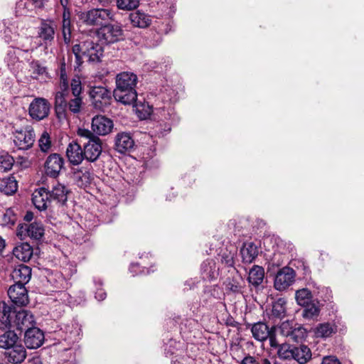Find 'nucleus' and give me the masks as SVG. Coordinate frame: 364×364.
Returning a JSON list of instances; mask_svg holds the SVG:
<instances>
[{"mask_svg":"<svg viewBox=\"0 0 364 364\" xmlns=\"http://www.w3.org/2000/svg\"><path fill=\"white\" fill-rule=\"evenodd\" d=\"M138 77L132 72H121L115 78L116 87L113 91L115 100L125 105L134 104L137 100L136 90Z\"/></svg>","mask_w":364,"mask_h":364,"instance_id":"1","label":"nucleus"},{"mask_svg":"<svg viewBox=\"0 0 364 364\" xmlns=\"http://www.w3.org/2000/svg\"><path fill=\"white\" fill-rule=\"evenodd\" d=\"M75 55V70L79 68L83 63L82 57L87 59L90 63H97L101 61L104 50L101 45L90 40L75 44L72 48Z\"/></svg>","mask_w":364,"mask_h":364,"instance_id":"2","label":"nucleus"},{"mask_svg":"<svg viewBox=\"0 0 364 364\" xmlns=\"http://www.w3.org/2000/svg\"><path fill=\"white\" fill-rule=\"evenodd\" d=\"M77 134L83 148L85 160L90 162L96 161L102 154V140L87 129L79 128Z\"/></svg>","mask_w":364,"mask_h":364,"instance_id":"3","label":"nucleus"},{"mask_svg":"<svg viewBox=\"0 0 364 364\" xmlns=\"http://www.w3.org/2000/svg\"><path fill=\"white\" fill-rule=\"evenodd\" d=\"M54 105L57 117L60 118L65 115L67 109L73 114L79 113L82 105V98L80 95H73V97L70 98L68 94L57 92Z\"/></svg>","mask_w":364,"mask_h":364,"instance_id":"4","label":"nucleus"},{"mask_svg":"<svg viewBox=\"0 0 364 364\" xmlns=\"http://www.w3.org/2000/svg\"><path fill=\"white\" fill-rule=\"evenodd\" d=\"M80 18L87 26L102 27L109 21L113 20L114 14L107 9H92L82 13Z\"/></svg>","mask_w":364,"mask_h":364,"instance_id":"5","label":"nucleus"},{"mask_svg":"<svg viewBox=\"0 0 364 364\" xmlns=\"http://www.w3.org/2000/svg\"><path fill=\"white\" fill-rule=\"evenodd\" d=\"M14 143L16 147L20 150H28L33 145L36 135L31 127L17 129L14 127L12 131Z\"/></svg>","mask_w":364,"mask_h":364,"instance_id":"6","label":"nucleus"},{"mask_svg":"<svg viewBox=\"0 0 364 364\" xmlns=\"http://www.w3.org/2000/svg\"><path fill=\"white\" fill-rule=\"evenodd\" d=\"M124 31L119 23H106L97 31V36L107 44L114 43L123 39Z\"/></svg>","mask_w":364,"mask_h":364,"instance_id":"7","label":"nucleus"},{"mask_svg":"<svg viewBox=\"0 0 364 364\" xmlns=\"http://www.w3.org/2000/svg\"><path fill=\"white\" fill-rule=\"evenodd\" d=\"M50 103L43 97H36L30 103L28 114L34 120L41 121L47 118L50 112Z\"/></svg>","mask_w":364,"mask_h":364,"instance_id":"8","label":"nucleus"},{"mask_svg":"<svg viewBox=\"0 0 364 364\" xmlns=\"http://www.w3.org/2000/svg\"><path fill=\"white\" fill-rule=\"evenodd\" d=\"M16 235L21 240L27 237L39 241L44 235V228L41 223H31L30 224H21L18 226Z\"/></svg>","mask_w":364,"mask_h":364,"instance_id":"9","label":"nucleus"},{"mask_svg":"<svg viewBox=\"0 0 364 364\" xmlns=\"http://www.w3.org/2000/svg\"><path fill=\"white\" fill-rule=\"evenodd\" d=\"M65 160L59 154H51L44 162V172L50 178H56L64 168Z\"/></svg>","mask_w":364,"mask_h":364,"instance_id":"10","label":"nucleus"},{"mask_svg":"<svg viewBox=\"0 0 364 364\" xmlns=\"http://www.w3.org/2000/svg\"><path fill=\"white\" fill-rule=\"evenodd\" d=\"M89 95L95 107L99 109H102L109 105L112 98L111 91L103 86L92 87Z\"/></svg>","mask_w":364,"mask_h":364,"instance_id":"11","label":"nucleus"},{"mask_svg":"<svg viewBox=\"0 0 364 364\" xmlns=\"http://www.w3.org/2000/svg\"><path fill=\"white\" fill-rule=\"evenodd\" d=\"M295 277L296 273L292 268L284 267L280 269L274 277V288L278 291L286 290L294 283Z\"/></svg>","mask_w":364,"mask_h":364,"instance_id":"12","label":"nucleus"},{"mask_svg":"<svg viewBox=\"0 0 364 364\" xmlns=\"http://www.w3.org/2000/svg\"><path fill=\"white\" fill-rule=\"evenodd\" d=\"M44 342L43 332L36 327L28 328L24 335V343L29 349H36Z\"/></svg>","mask_w":364,"mask_h":364,"instance_id":"13","label":"nucleus"},{"mask_svg":"<svg viewBox=\"0 0 364 364\" xmlns=\"http://www.w3.org/2000/svg\"><path fill=\"white\" fill-rule=\"evenodd\" d=\"M8 296L16 306H23L28 304V292L24 285L11 286L8 290Z\"/></svg>","mask_w":364,"mask_h":364,"instance_id":"14","label":"nucleus"},{"mask_svg":"<svg viewBox=\"0 0 364 364\" xmlns=\"http://www.w3.org/2000/svg\"><path fill=\"white\" fill-rule=\"evenodd\" d=\"M16 308L0 303V329H10L14 326V316Z\"/></svg>","mask_w":364,"mask_h":364,"instance_id":"15","label":"nucleus"},{"mask_svg":"<svg viewBox=\"0 0 364 364\" xmlns=\"http://www.w3.org/2000/svg\"><path fill=\"white\" fill-rule=\"evenodd\" d=\"M66 156L69 162L73 165H79L85 159L82 146L80 144L79 139L77 141L70 142L66 149Z\"/></svg>","mask_w":364,"mask_h":364,"instance_id":"16","label":"nucleus"},{"mask_svg":"<svg viewBox=\"0 0 364 364\" xmlns=\"http://www.w3.org/2000/svg\"><path fill=\"white\" fill-rule=\"evenodd\" d=\"M113 122L111 119L105 116H96L92 120V130L93 134L97 135H106L113 128Z\"/></svg>","mask_w":364,"mask_h":364,"instance_id":"17","label":"nucleus"},{"mask_svg":"<svg viewBox=\"0 0 364 364\" xmlns=\"http://www.w3.org/2000/svg\"><path fill=\"white\" fill-rule=\"evenodd\" d=\"M61 330V336L69 345L78 342L81 338V327L76 322L65 325Z\"/></svg>","mask_w":364,"mask_h":364,"instance_id":"18","label":"nucleus"},{"mask_svg":"<svg viewBox=\"0 0 364 364\" xmlns=\"http://www.w3.org/2000/svg\"><path fill=\"white\" fill-rule=\"evenodd\" d=\"M219 267L213 259H206L200 266V276L204 281L216 280L219 276Z\"/></svg>","mask_w":364,"mask_h":364,"instance_id":"19","label":"nucleus"},{"mask_svg":"<svg viewBox=\"0 0 364 364\" xmlns=\"http://www.w3.org/2000/svg\"><path fill=\"white\" fill-rule=\"evenodd\" d=\"M134 146V141L129 132H120L115 136L114 146L117 151L126 153L130 151Z\"/></svg>","mask_w":364,"mask_h":364,"instance_id":"20","label":"nucleus"},{"mask_svg":"<svg viewBox=\"0 0 364 364\" xmlns=\"http://www.w3.org/2000/svg\"><path fill=\"white\" fill-rule=\"evenodd\" d=\"M224 294L223 289L218 285L205 286L200 296L203 305L213 303L216 300H220Z\"/></svg>","mask_w":364,"mask_h":364,"instance_id":"21","label":"nucleus"},{"mask_svg":"<svg viewBox=\"0 0 364 364\" xmlns=\"http://www.w3.org/2000/svg\"><path fill=\"white\" fill-rule=\"evenodd\" d=\"M50 201L49 191L45 188H40L32 194L33 204L40 211L46 210Z\"/></svg>","mask_w":364,"mask_h":364,"instance_id":"22","label":"nucleus"},{"mask_svg":"<svg viewBox=\"0 0 364 364\" xmlns=\"http://www.w3.org/2000/svg\"><path fill=\"white\" fill-rule=\"evenodd\" d=\"M34 323L33 316L28 311L21 309H16V315L14 316V326L18 330H23L24 328H29Z\"/></svg>","mask_w":364,"mask_h":364,"instance_id":"23","label":"nucleus"},{"mask_svg":"<svg viewBox=\"0 0 364 364\" xmlns=\"http://www.w3.org/2000/svg\"><path fill=\"white\" fill-rule=\"evenodd\" d=\"M5 357L9 363L18 364L26 358V351L21 345H14L5 352Z\"/></svg>","mask_w":364,"mask_h":364,"instance_id":"24","label":"nucleus"},{"mask_svg":"<svg viewBox=\"0 0 364 364\" xmlns=\"http://www.w3.org/2000/svg\"><path fill=\"white\" fill-rule=\"evenodd\" d=\"M72 23L70 9H63L62 14L61 31L65 44H69L72 36Z\"/></svg>","mask_w":364,"mask_h":364,"instance_id":"25","label":"nucleus"},{"mask_svg":"<svg viewBox=\"0 0 364 364\" xmlns=\"http://www.w3.org/2000/svg\"><path fill=\"white\" fill-rule=\"evenodd\" d=\"M31 276V269L26 265H19L11 273V277L15 282L14 284L25 286L29 282Z\"/></svg>","mask_w":364,"mask_h":364,"instance_id":"26","label":"nucleus"},{"mask_svg":"<svg viewBox=\"0 0 364 364\" xmlns=\"http://www.w3.org/2000/svg\"><path fill=\"white\" fill-rule=\"evenodd\" d=\"M129 19L134 26L141 28L149 27L152 23L151 16L140 10L131 13Z\"/></svg>","mask_w":364,"mask_h":364,"instance_id":"27","label":"nucleus"},{"mask_svg":"<svg viewBox=\"0 0 364 364\" xmlns=\"http://www.w3.org/2000/svg\"><path fill=\"white\" fill-rule=\"evenodd\" d=\"M13 255L18 260L28 262L33 255V247L28 242H22L16 245L13 250Z\"/></svg>","mask_w":364,"mask_h":364,"instance_id":"28","label":"nucleus"},{"mask_svg":"<svg viewBox=\"0 0 364 364\" xmlns=\"http://www.w3.org/2000/svg\"><path fill=\"white\" fill-rule=\"evenodd\" d=\"M68 189L63 184L58 183L53 186L52 190L49 191L51 200L56 201L60 205H64L68 200Z\"/></svg>","mask_w":364,"mask_h":364,"instance_id":"29","label":"nucleus"},{"mask_svg":"<svg viewBox=\"0 0 364 364\" xmlns=\"http://www.w3.org/2000/svg\"><path fill=\"white\" fill-rule=\"evenodd\" d=\"M55 24L53 21L43 20L39 27V37L45 43L50 42L54 39Z\"/></svg>","mask_w":364,"mask_h":364,"instance_id":"30","label":"nucleus"},{"mask_svg":"<svg viewBox=\"0 0 364 364\" xmlns=\"http://www.w3.org/2000/svg\"><path fill=\"white\" fill-rule=\"evenodd\" d=\"M272 330L263 322H257L252 325L251 332L252 337L258 341H264L270 336V332Z\"/></svg>","mask_w":364,"mask_h":364,"instance_id":"31","label":"nucleus"},{"mask_svg":"<svg viewBox=\"0 0 364 364\" xmlns=\"http://www.w3.org/2000/svg\"><path fill=\"white\" fill-rule=\"evenodd\" d=\"M336 332V326L328 322L319 323L313 329L314 336L320 338H328Z\"/></svg>","mask_w":364,"mask_h":364,"instance_id":"32","label":"nucleus"},{"mask_svg":"<svg viewBox=\"0 0 364 364\" xmlns=\"http://www.w3.org/2000/svg\"><path fill=\"white\" fill-rule=\"evenodd\" d=\"M72 177L75 183L80 188L87 187L92 181L90 172L82 168L75 169Z\"/></svg>","mask_w":364,"mask_h":364,"instance_id":"33","label":"nucleus"},{"mask_svg":"<svg viewBox=\"0 0 364 364\" xmlns=\"http://www.w3.org/2000/svg\"><path fill=\"white\" fill-rule=\"evenodd\" d=\"M292 359L299 364H305L311 358L312 354L310 348L304 345L294 347Z\"/></svg>","mask_w":364,"mask_h":364,"instance_id":"34","label":"nucleus"},{"mask_svg":"<svg viewBox=\"0 0 364 364\" xmlns=\"http://www.w3.org/2000/svg\"><path fill=\"white\" fill-rule=\"evenodd\" d=\"M240 252L243 262L248 264L252 262L258 255L257 247L253 242L245 244Z\"/></svg>","mask_w":364,"mask_h":364,"instance_id":"35","label":"nucleus"},{"mask_svg":"<svg viewBox=\"0 0 364 364\" xmlns=\"http://www.w3.org/2000/svg\"><path fill=\"white\" fill-rule=\"evenodd\" d=\"M264 277V268L258 265H254L249 272L247 280L250 284L256 287L262 283Z\"/></svg>","mask_w":364,"mask_h":364,"instance_id":"36","label":"nucleus"},{"mask_svg":"<svg viewBox=\"0 0 364 364\" xmlns=\"http://www.w3.org/2000/svg\"><path fill=\"white\" fill-rule=\"evenodd\" d=\"M18 188L17 182L14 176L0 179V191L5 195L14 194Z\"/></svg>","mask_w":364,"mask_h":364,"instance_id":"37","label":"nucleus"},{"mask_svg":"<svg viewBox=\"0 0 364 364\" xmlns=\"http://www.w3.org/2000/svg\"><path fill=\"white\" fill-rule=\"evenodd\" d=\"M6 330V332L0 335V348L7 350L16 345L18 337L14 331H11L10 329Z\"/></svg>","mask_w":364,"mask_h":364,"instance_id":"38","label":"nucleus"},{"mask_svg":"<svg viewBox=\"0 0 364 364\" xmlns=\"http://www.w3.org/2000/svg\"><path fill=\"white\" fill-rule=\"evenodd\" d=\"M36 6L33 0H19L16 3V12L18 16H26L31 13Z\"/></svg>","mask_w":364,"mask_h":364,"instance_id":"39","label":"nucleus"},{"mask_svg":"<svg viewBox=\"0 0 364 364\" xmlns=\"http://www.w3.org/2000/svg\"><path fill=\"white\" fill-rule=\"evenodd\" d=\"M132 105L135 107L136 113L141 119H146L151 116L154 112L153 107L148 102H136V101Z\"/></svg>","mask_w":364,"mask_h":364,"instance_id":"40","label":"nucleus"},{"mask_svg":"<svg viewBox=\"0 0 364 364\" xmlns=\"http://www.w3.org/2000/svg\"><path fill=\"white\" fill-rule=\"evenodd\" d=\"M287 301L284 298L277 299L272 304V315L277 318H282L286 315Z\"/></svg>","mask_w":364,"mask_h":364,"instance_id":"41","label":"nucleus"},{"mask_svg":"<svg viewBox=\"0 0 364 364\" xmlns=\"http://www.w3.org/2000/svg\"><path fill=\"white\" fill-rule=\"evenodd\" d=\"M242 278L238 275L232 278H228L225 282V288L235 294L242 293Z\"/></svg>","mask_w":364,"mask_h":364,"instance_id":"42","label":"nucleus"},{"mask_svg":"<svg viewBox=\"0 0 364 364\" xmlns=\"http://www.w3.org/2000/svg\"><path fill=\"white\" fill-rule=\"evenodd\" d=\"M295 297L297 304L304 306L311 302L312 294L310 290L306 288H304L296 291Z\"/></svg>","mask_w":364,"mask_h":364,"instance_id":"43","label":"nucleus"},{"mask_svg":"<svg viewBox=\"0 0 364 364\" xmlns=\"http://www.w3.org/2000/svg\"><path fill=\"white\" fill-rule=\"evenodd\" d=\"M30 68L33 78L38 79L39 77H43L44 76H48L47 68L38 60L32 61L30 63Z\"/></svg>","mask_w":364,"mask_h":364,"instance_id":"44","label":"nucleus"},{"mask_svg":"<svg viewBox=\"0 0 364 364\" xmlns=\"http://www.w3.org/2000/svg\"><path fill=\"white\" fill-rule=\"evenodd\" d=\"M294 346L289 344H282L279 346L277 350V355L282 360H290L293 358V350Z\"/></svg>","mask_w":364,"mask_h":364,"instance_id":"45","label":"nucleus"},{"mask_svg":"<svg viewBox=\"0 0 364 364\" xmlns=\"http://www.w3.org/2000/svg\"><path fill=\"white\" fill-rule=\"evenodd\" d=\"M291 332V335L289 338V341L300 342L306 336V329L299 323H296L294 328H293V331Z\"/></svg>","mask_w":364,"mask_h":364,"instance_id":"46","label":"nucleus"},{"mask_svg":"<svg viewBox=\"0 0 364 364\" xmlns=\"http://www.w3.org/2000/svg\"><path fill=\"white\" fill-rule=\"evenodd\" d=\"M14 160L8 153H2L0 155V171L6 172L10 170L14 165Z\"/></svg>","mask_w":364,"mask_h":364,"instance_id":"47","label":"nucleus"},{"mask_svg":"<svg viewBox=\"0 0 364 364\" xmlns=\"http://www.w3.org/2000/svg\"><path fill=\"white\" fill-rule=\"evenodd\" d=\"M119 9L131 11L136 9L139 5V0H116Z\"/></svg>","mask_w":364,"mask_h":364,"instance_id":"48","label":"nucleus"},{"mask_svg":"<svg viewBox=\"0 0 364 364\" xmlns=\"http://www.w3.org/2000/svg\"><path fill=\"white\" fill-rule=\"evenodd\" d=\"M305 308L303 311V316L308 319L314 318V317L318 316L320 312V309L318 306L315 304H312L311 302L309 303V304H307L306 306H304Z\"/></svg>","mask_w":364,"mask_h":364,"instance_id":"49","label":"nucleus"},{"mask_svg":"<svg viewBox=\"0 0 364 364\" xmlns=\"http://www.w3.org/2000/svg\"><path fill=\"white\" fill-rule=\"evenodd\" d=\"M124 179L129 184L134 186L141 183L143 177L141 172L135 171L127 173Z\"/></svg>","mask_w":364,"mask_h":364,"instance_id":"50","label":"nucleus"},{"mask_svg":"<svg viewBox=\"0 0 364 364\" xmlns=\"http://www.w3.org/2000/svg\"><path fill=\"white\" fill-rule=\"evenodd\" d=\"M38 146L41 151L48 152L51 147V141L48 132H44L38 140Z\"/></svg>","mask_w":364,"mask_h":364,"instance_id":"51","label":"nucleus"},{"mask_svg":"<svg viewBox=\"0 0 364 364\" xmlns=\"http://www.w3.org/2000/svg\"><path fill=\"white\" fill-rule=\"evenodd\" d=\"M296 323H295L294 321H287L282 323L279 327L282 335L289 339L291 335V331H293V328H294Z\"/></svg>","mask_w":364,"mask_h":364,"instance_id":"52","label":"nucleus"},{"mask_svg":"<svg viewBox=\"0 0 364 364\" xmlns=\"http://www.w3.org/2000/svg\"><path fill=\"white\" fill-rule=\"evenodd\" d=\"M235 251H225L221 254V262L227 267H232L235 263Z\"/></svg>","mask_w":364,"mask_h":364,"instance_id":"53","label":"nucleus"},{"mask_svg":"<svg viewBox=\"0 0 364 364\" xmlns=\"http://www.w3.org/2000/svg\"><path fill=\"white\" fill-rule=\"evenodd\" d=\"M60 92H63L65 94L69 93V83L67 77V75L65 73V68L61 67L60 69Z\"/></svg>","mask_w":364,"mask_h":364,"instance_id":"54","label":"nucleus"},{"mask_svg":"<svg viewBox=\"0 0 364 364\" xmlns=\"http://www.w3.org/2000/svg\"><path fill=\"white\" fill-rule=\"evenodd\" d=\"M71 91L73 96L80 95L82 90L81 80L79 76H75L71 80Z\"/></svg>","mask_w":364,"mask_h":364,"instance_id":"55","label":"nucleus"},{"mask_svg":"<svg viewBox=\"0 0 364 364\" xmlns=\"http://www.w3.org/2000/svg\"><path fill=\"white\" fill-rule=\"evenodd\" d=\"M94 283L97 286V291L95 292V298L98 301H102L106 298L107 294L103 289L101 288L102 286V282L100 278H94Z\"/></svg>","mask_w":364,"mask_h":364,"instance_id":"56","label":"nucleus"},{"mask_svg":"<svg viewBox=\"0 0 364 364\" xmlns=\"http://www.w3.org/2000/svg\"><path fill=\"white\" fill-rule=\"evenodd\" d=\"M129 270L132 276H136L140 274H149L151 272L147 269L146 272H145L144 269H141L138 263H132Z\"/></svg>","mask_w":364,"mask_h":364,"instance_id":"57","label":"nucleus"},{"mask_svg":"<svg viewBox=\"0 0 364 364\" xmlns=\"http://www.w3.org/2000/svg\"><path fill=\"white\" fill-rule=\"evenodd\" d=\"M239 364H259V359L250 354H246Z\"/></svg>","mask_w":364,"mask_h":364,"instance_id":"58","label":"nucleus"},{"mask_svg":"<svg viewBox=\"0 0 364 364\" xmlns=\"http://www.w3.org/2000/svg\"><path fill=\"white\" fill-rule=\"evenodd\" d=\"M16 221V217L12 211L7 210L4 215V222L7 225H14Z\"/></svg>","mask_w":364,"mask_h":364,"instance_id":"59","label":"nucleus"},{"mask_svg":"<svg viewBox=\"0 0 364 364\" xmlns=\"http://www.w3.org/2000/svg\"><path fill=\"white\" fill-rule=\"evenodd\" d=\"M158 166H159V163L156 159H150L147 160L144 158V166L145 167V168L152 169V168H157Z\"/></svg>","mask_w":364,"mask_h":364,"instance_id":"60","label":"nucleus"},{"mask_svg":"<svg viewBox=\"0 0 364 364\" xmlns=\"http://www.w3.org/2000/svg\"><path fill=\"white\" fill-rule=\"evenodd\" d=\"M321 364H341V362L336 356L328 355L323 358Z\"/></svg>","mask_w":364,"mask_h":364,"instance_id":"61","label":"nucleus"},{"mask_svg":"<svg viewBox=\"0 0 364 364\" xmlns=\"http://www.w3.org/2000/svg\"><path fill=\"white\" fill-rule=\"evenodd\" d=\"M268 338L269 340V345L272 348H279L280 345L278 343L273 331L270 332V336Z\"/></svg>","mask_w":364,"mask_h":364,"instance_id":"62","label":"nucleus"},{"mask_svg":"<svg viewBox=\"0 0 364 364\" xmlns=\"http://www.w3.org/2000/svg\"><path fill=\"white\" fill-rule=\"evenodd\" d=\"M185 285L189 286V289H192L196 286V282L193 279H191L186 282Z\"/></svg>","mask_w":364,"mask_h":364,"instance_id":"63","label":"nucleus"},{"mask_svg":"<svg viewBox=\"0 0 364 364\" xmlns=\"http://www.w3.org/2000/svg\"><path fill=\"white\" fill-rule=\"evenodd\" d=\"M259 364H274V363L268 358H262L259 360Z\"/></svg>","mask_w":364,"mask_h":364,"instance_id":"64","label":"nucleus"}]
</instances>
